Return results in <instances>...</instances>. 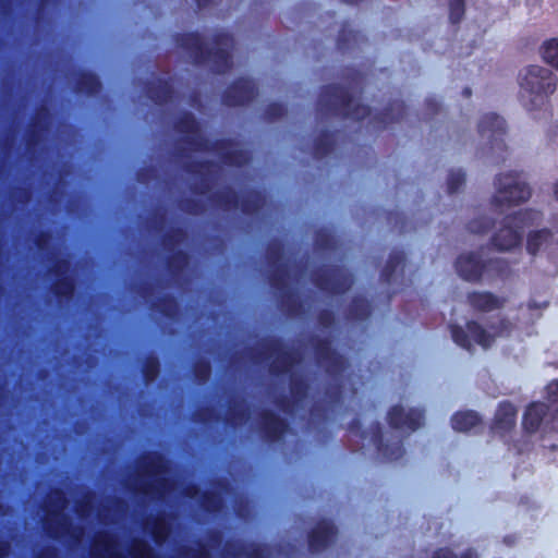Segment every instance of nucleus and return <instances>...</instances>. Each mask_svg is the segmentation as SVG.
<instances>
[{"mask_svg":"<svg viewBox=\"0 0 558 558\" xmlns=\"http://www.w3.org/2000/svg\"><path fill=\"white\" fill-rule=\"evenodd\" d=\"M495 193L490 205L518 206L531 198L532 189L522 171L499 173L494 180Z\"/></svg>","mask_w":558,"mask_h":558,"instance_id":"nucleus-1","label":"nucleus"},{"mask_svg":"<svg viewBox=\"0 0 558 558\" xmlns=\"http://www.w3.org/2000/svg\"><path fill=\"white\" fill-rule=\"evenodd\" d=\"M519 84L522 90L531 96L533 107L544 105L557 87V77L546 68L529 65L519 74Z\"/></svg>","mask_w":558,"mask_h":558,"instance_id":"nucleus-2","label":"nucleus"},{"mask_svg":"<svg viewBox=\"0 0 558 558\" xmlns=\"http://www.w3.org/2000/svg\"><path fill=\"white\" fill-rule=\"evenodd\" d=\"M534 210L520 209L508 215L504 225L490 236V248L498 251H511L520 247L524 229L530 225Z\"/></svg>","mask_w":558,"mask_h":558,"instance_id":"nucleus-3","label":"nucleus"},{"mask_svg":"<svg viewBox=\"0 0 558 558\" xmlns=\"http://www.w3.org/2000/svg\"><path fill=\"white\" fill-rule=\"evenodd\" d=\"M546 401L550 412V418L546 421L542 429L543 447L550 451L558 450V379L551 380L546 386Z\"/></svg>","mask_w":558,"mask_h":558,"instance_id":"nucleus-4","label":"nucleus"},{"mask_svg":"<svg viewBox=\"0 0 558 558\" xmlns=\"http://www.w3.org/2000/svg\"><path fill=\"white\" fill-rule=\"evenodd\" d=\"M550 418L548 407L542 401L530 402L523 412L521 427L524 436H533L542 429Z\"/></svg>","mask_w":558,"mask_h":558,"instance_id":"nucleus-5","label":"nucleus"},{"mask_svg":"<svg viewBox=\"0 0 558 558\" xmlns=\"http://www.w3.org/2000/svg\"><path fill=\"white\" fill-rule=\"evenodd\" d=\"M506 135V120L497 113L490 112V163H498L506 159L508 153Z\"/></svg>","mask_w":558,"mask_h":558,"instance_id":"nucleus-6","label":"nucleus"},{"mask_svg":"<svg viewBox=\"0 0 558 558\" xmlns=\"http://www.w3.org/2000/svg\"><path fill=\"white\" fill-rule=\"evenodd\" d=\"M518 410L510 401H501L495 412L494 418L490 420V433L500 437L510 435L517 425Z\"/></svg>","mask_w":558,"mask_h":558,"instance_id":"nucleus-7","label":"nucleus"},{"mask_svg":"<svg viewBox=\"0 0 558 558\" xmlns=\"http://www.w3.org/2000/svg\"><path fill=\"white\" fill-rule=\"evenodd\" d=\"M454 341L465 348H471L472 341L482 345L486 349V333L485 329L482 328L476 322H471L466 326V332L463 330L453 331Z\"/></svg>","mask_w":558,"mask_h":558,"instance_id":"nucleus-8","label":"nucleus"},{"mask_svg":"<svg viewBox=\"0 0 558 558\" xmlns=\"http://www.w3.org/2000/svg\"><path fill=\"white\" fill-rule=\"evenodd\" d=\"M485 269V263L480 254L462 256L458 260V270L466 280H476Z\"/></svg>","mask_w":558,"mask_h":558,"instance_id":"nucleus-9","label":"nucleus"},{"mask_svg":"<svg viewBox=\"0 0 558 558\" xmlns=\"http://www.w3.org/2000/svg\"><path fill=\"white\" fill-rule=\"evenodd\" d=\"M389 418L391 424L398 428L408 427L410 429H415L420 426L421 413L411 412L404 414L403 409L395 408L390 412Z\"/></svg>","mask_w":558,"mask_h":558,"instance_id":"nucleus-10","label":"nucleus"},{"mask_svg":"<svg viewBox=\"0 0 558 558\" xmlns=\"http://www.w3.org/2000/svg\"><path fill=\"white\" fill-rule=\"evenodd\" d=\"M551 232L548 229H541L531 231L526 238V251L529 254L535 256L542 245L550 238Z\"/></svg>","mask_w":558,"mask_h":558,"instance_id":"nucleus-11","label":"nucleus"},{"mask_svg":"<svg viewBox=\"0 0 558 558\" xmlns=\"http://www.w3.org/2000/svg\"><path fill=\"white\" fill-rule=\"evenodd\" d=\"M478 423V416L473 411L458 412L452 417V427L456 430L465 432L475 427Z\"/></svg>","mask_w":558,"mask_h":558,"instance_id":"nucleus-12","label":"nucleus"},{"mask_svg":"<svg viewBox=\"0 0 558 558\" xmlns=\"http://www.w3.org/2000/svg\"><path fill=\"white\" fill-rule=\"evenodd\" d=\"M542 57L544 61L558 70V39L551 38L544 43L542 47Z\"/></svg>","mask_w":558,"mask_h":558,"instance_id":"nucleus-13","label":"nucleus"},{"mask_svg":"<svg viewBox=\"0 0 558 558\" xmlns=\"http://www.w3.org/2000/svg\"><path fill=\"white\" fill-rule=\"evenodd\" d=\"M472 303L474 306L478 307L481 311L485 312L488 305V296L486 294H481L478 296H474L472 299Z\"/></svg>","mask_w":558,"mask_h":558,"instance_id":"nucleus-14","label":"nucleus"},{"mask_svg":"<svg viewBox=\"0 0 558 558\" xmlns=\"http://www.w3.org/2000/svg\"><path fill=\"white\" fill-rule=\"evenodd\" d=\"M462 13V2L461 0H457L451 8V19L458 21Z\"/></svg>","mask_w":558,"mask_h":558,"instance_id":"nucleus-15","label":"nucleus"},{"mask_svg":"<svg viewBox=\"0 0 558 558\" xmlns=\"http://www.w3.org/2000/svg\"><path fill=\"white\" fill-rule=\"evenodd\" d=\"M436 558H452V554L449 550H441L437 553ZM461 558H476L473 553H468Z\"/></svg>","mask_w":558,"mask_h":558,"instance_id":"nucleus-16","label":"nucleus"},{"mask_svg":"<svg viewBox=\"0 0 558 558\" xmlns=\"http://www.w3.org/2000/svg\"><path fill=\"white\" fill-rule=\"evenodd\" d=\"M500 307V300L497 295L490 293V311Z\"/></svg>","mask_w":558,"mask_h":558,"instance_id":"nucleus-17","label":"nucleus"},{"mask_svg":"<svg viewBox=\"0 0 558 558\" xmlns=\"http://www.w3.org/2000/svg\"><path fill=\"white\" fill-rule=\"evenodd\" d=\"M515 447H517L519 453H523V452L530 450L531 444L530 442H524L523 445L515 444Z\"/></svg>","mask_w":558,"mask_h":558,"instance_id":"nucleus-18","label":"nucleus"},{"mask_svg":"<svg viewBox=\"0 0 558 558\" xmlns=\"http://www.w3.org/2000/svg\"><path fill=\"white\" fill-rule=\"evenodd\" d=\"M500 260L496 258H490L489 265H490V272L493 270H497L499 268Z\"/></svg>","mask_w":558,"mask_h":558,"instance_id":"nucleus-19","label":"nucleus"},{"mask_svg":"<svg viewBox=\"0 0 558 558\" xmlns=\"http://www.w3.org/2000/svg\"><path fill=\"white\" fill-rule=\"evenodd\" d=\"M527 307L530 310H538V308H541V305L538 303H536L535 301H531V302H529Z\"/></svg>","mask_w":558,"mask_h":558,"instance_id":"nucleus-20","label":"nucleus"},{"mask_svg":"<svg viewBox=\"0 0 558 558\" xmlns=\"http://www.w3.org/2000/svg\"><path fill=\"white\" fill-rule=\"evenodd\" d=\"M515 542V538L513 536H508L505 538V543L508 545V546H511L513 545Z\"/></svg>","mask_w":558,"mask_h":558,"instance_id":"nucleus-21","label":"nucleus"},{"mask_svg":"<svg viewBox=\"0 0 558 558\" xmlns=\"http://www.w3.org/2000/svg\"><path fill=\"white\" fill-rule=\"evenodd\" d=\"M511 328V323L509 320L502 322V329L509 331Z\"/></svg>","mask_w":558,"mask_h":558,"instance_id":"nucleus-22","label":"nucleus"},{"mask_svg":"<svg viewBox=\"0 0 558 558\" xmlns=\"http://www.w3.org/2000/svg\"><path fill=\"white\" fill-rule=\"evenodd\" d=\"M554 193H555L556 199L558 201V181L555 183Z\"/></svg>","mask_w":558,"mask_h":558,"instance_id":"nucleus-23","label":"nucleus"},{"mask_svg":"<svg viewBox=\"0 0 558 558\" xmlns=\"http://www.w3.org/2000/svg\"><path fill=\"white\" fill-rule=\"evenodd\" d=\"M500 333H501V332H495V333H494V336H495V335H500ZM489 337H490V339L493 338V333H492V332L489 333Z\"/></svg>","mask_w":558,"mask_h":558,"instance_id":"nucleus-24","label":"nucleus"},{"mask_svg":"<svg viewBox=\"0 0 558 558\" xmlns=\"http://www.w3.org/2000/svg\"><path fill=\"white\" fill-rule=\"evenodd\" d=\"M489 328H490V330L495 328L492 322H490Z\"/></svg>","mask_w":558,"mask_h":558,"instance_id":"nucleus-25","label":"nucleus"}]
</instances>
